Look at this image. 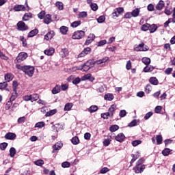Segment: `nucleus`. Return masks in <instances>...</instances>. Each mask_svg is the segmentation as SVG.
Listing matches in <instances>:
<instances>
[{
    "label": "nucleus",
    "mask_w": 175,
    "mask_h": 175,
    "mask_svg": "<svg viewBox=\"0 0 175 175\" xmlns=\"http://www.w3.org/2000/svg\"><path fill=\"white\" fill-rule=\"evenodd\" d=\"M63 146H64V144L61 142H57L55 144H54L53 150H52L53 154H54V152H57L58 150H61Z\"/></svg>",
    "instance_id": "nucleus-8"
},
{
    "label": "nucleus",
    "mask_w": 175,
    "mask_h": 175,
    "mask_svg": "<svg viewBox=\"0 0 175 175\" xmlns=\"http://www.w3.org/2000/svg\"><path fill=\"white\" fill-rule=\"evenodd\" d=\"M7 147H8V143L6 142H3L0 144V150H1V151H5Z\"/></svg>",
    "instance_id": "nucleus-53"
},
{
    "label": "nucleus",
    "mask_w": 175,
    "mask_h": 175,
    "mask_svg": "<svg viewBox=\"0 0 175 175\" xmlns=\"http://www.w3.org/2000/svg\"><path fill=\"white\" fill-rule=\"evenodd\" d=\"M170 152H172V150H170V148H165L161 152L162 154L164 157H169V155H170Z\"/></svg>",
    "instance_id": "nucleus-26"
},
{
    "label": "nucleus",
    "mask_w": 175,
    "mask_h": 175,
    "mask_svg": "<svg viewBox=\"0 0 175 175\" xmlns=\"http://www.w3.org/2000/svg\"><path fill=\"white\" fill-rule=\"evenodd\" d=\"M126 116V111L125 109L120 110V111L119 112V116L121 118H124V117H125Z\"/></svg>",
    "instance_id": "nucleus-56"
},
{
    "label": "nucleus",
    "mask_w": 175,
    "mask_h": 175,
    "mask_svg": "<svg viewBox=\"0 0 175 175\" xmlns=\"http://www.w3.org/2000/svg\"><path fill=\"white\" fill-rule=\"evenodd\" d=\"M73 107V104L72 103H68L64 106V111H69Z\"/></svg>",
    "instance_id": "nucleus-29"
},
{
    "label": "nucleus",
    "mask_w": 175,
    "mask_h": 175,
    "mask_svg": "<svg viewBox=\"0 0 175 175\" xmlns=\"http://www.w3.org/2000/svg\"><path fill=\"white\" fill-rule=\"evenodd\" d=\"M92 49L90 47L85 48L78 55L77 58H84L85 55H88V54H91Z\"/></svg>",
    "instance_id": "nucleus-6"
},
{
    "label": "nucleus",
    "mask_w": 175,
    "mask_h": 175,
    "mask_svg": "<svg viewBox=\"0 0 175 175\" xmlns=\"http://www.w3.org/2000/svg\"><path fill=\"white\" fill-rule=\"evenodd\" d=\"M131 157H132V159L130 162V164H131L130 166H132V164H133L135 163V161H136V159H137V155H136V154H132Z\"/></svg>",
    "instance_id": "nucleus-57"
},
{
    "label": "nucleus",
    "mask_w": 175,
    "mask_h": 175,
    "mask_svg": "<svg viewBox=\"0 0 175 175\" xmlns=\"http://www.w3.org/2000/svg\"><path fill=\"white\" fill-rule=\"evenodd\" d=\"M46 16V12L44 11H42L41 12H40L38 14V18H40V20H43V18H44Z\"/></svg>",
    "instance_id": "nucleus-55"
},
{
    "label": "nucleus",
    "mask_w": 175,
    "mask_h": 175,
    "mask_svg": "<svg viewBox=\"0 0 175 175\" xmlns=\"http://www.w3.org/2000/svg\"><path fill=\"white\" fill-rule=\"evenodd\" d=\"M60 88H62L63 91H66V90L69 88V85H68V83L62 84Z\"/></svg>",
    "instance_id": "nucleus-63"
},
{
    "label": "nucleus",
    "mask_w": 175,
    "mask_h": 175,
    "mask_svg": "<svg viewBox=\"0 0 175 175\" xmlns=\"http://www.w3.org/2000/svg\"><path fill=\"white\" fill-rule=\"evenodd\" d=\"M61 92V85H56L52 90V94L55 95L56 94H59Z\"/></svg>",
    "instance_id": "nucleus-19"
},
{
    "label": "nucleus",
    "mask_w": 175,
    "mask_h": 175,
    "mask_svg": "<svg viewBox=\"0 0 175 175\" xmlns=\"http://www.w3.org/2000/svg\"><path fill=\"white\" fill-rule=\"evenodd\" d=\"M104 98L105 100L111 101L114 99V95L111 93H108L104 96Z\"/></svg>",
    "instance_id": "nucleus-25"
},
{
    "label": "nucleus",
    "mask_w": 175,
    "mask_h": 175,
    "mask_svg": "<svg viewBox=\"0 0 175 175\" xmlns=\"http://www.w3.org/2000/svg\"><path fill=\"white\" fill-rule=\"evenodd\" d=\"M151 91H152V87L151 86V85L147 84L145 86V92L146 94H150V92H151Z\"/></svg>",
    "instance_id": "nucleus-43"
},
{
    "label": "nucleus",
    "mask_w": 175,
    "mask_h": 175,
    "mask_svg": "<svg viewBox=\"0 0 175 175\" xmlns=\"http://www.w3.org/2000/svg\"><path fill=\"white\" fill-rule=\"evenodd\" d=\"M4 79L5 81L8 82L12 81L13 80V74L12 73H7L4 76Z\"/></svg>",
    "instance_id": "nucleus-24"
},
{
    "label": "nucleus",
    "mask_w": 175,
    "mask_h": 175,
    "mask_svg": "<svg viewBox=\"0 0 175 175\" xmlns=\"http://www.w3.org/2000/svg\"><path fill=\"white\" fill-rule=\"evenodd\" d=\"M16 137H17V135L14 133L9 132L5 135V139H6L7 140H14Z\"/></svg>",
    "instance_id": "nucleus-9"
},
{
    "label": "nucleus",
    "mask_w": 175,
    "mask_h": 175,
    "mask_svg": "<svg viewBox=\"0 0 175 175\" xmlns=\"http://www.w3.org/2000/svg\"><path fill=\"white\" fill-rule=\"evenodd\" d=\"M80 81H81V79L77 77L72 81V84L77 85V84H80Z\"/></svg>",
    "instance_id": "nucleus-61"
},
{
    "label": "nucleus",
    "mask_w": 175,
    "mask_h": 175,
    "mask_svg": "<svg viewBox=\"0 0 175 175\" xmlns=\"http://www.w3.org/2000/svg\"><path fill=\"white\" fill-rule=\"evenodd\" d=\"M59 29L62 35H66L68 33V31L69 30L68 27H66V26H62Z\"/></svg>",
    "instance_id": "nucleus-32"
},
{
    "label": "nucleus",
    "mask_w": 175,
    "mask_h": 175,
    "mask_svg": "<svg viewBox=\"0 0 175 175\" xmlns=\"http://www.w3.org/2000/svg\"><path fill=\"white\" fill-rule=\"evenodd\" d=\"M81 21H74L70 24V27H72V28H77V27H79V25H81Z\"/></svg>",
    "instance_id": "nucleus-40"
},
{
    "label": "nucleus",
    "mask_w": 175,
    "mask_h": 175,
    "mask_svg": "<svg viewBox=\"0 0 175 175\" xmlns=\"http://www.w3.org/2000/svg\"><path fill=\"white\" fill-rule=\"evenodd\" d=\"M56 113H57V109H52L46 112L45 116L46 117H51V116H54V114H56Z\"/></svg>",
    "instance_id": "nucleus-38"
},
{
    "label": "nucleus",
    "mask_w": 175,
    "mask_h": 175,
    "mask_svg": "<svg viewBox=\"0 0 175 175\" xmlns=\"http://www.w3.org/2000/svg\"><path fill=\"white\" fill-rule=\"evenodd\" d=\"M52 21L53 20L51 19V15L49 14L45 15V16L44 17V24H50V23H51Z\"/></svg>",
    "instance_id": "nucleus-23"
},
{
    "label": "nucleus",
    "mask_w": 175,
    "mask_h": 175,
    "mask_svg": "<svg viewBox=\"0 0 175 175\" xmlns=\"http://www.w3.org/2000/svg\"><path fill=\"white\" fill-rule=\"evenodd\" d=\"M81 80L82 81H85V80H90V81H94V80H95V78L92 77V74H87L81 77Z\"/></svg>",
    "instance_id": "nucleus-14"
},
{
    "label": "nucleus",
    "mask_w": 175,
    "mask_h": 175,
    "mask_svg": "<svg viewBox=\"0 0 175 175\" xmlns=\"http://www.w3.org/2000/svg\"><path fill=\"white\" fill-rule=\"evenodd\" d=\"M34 164L36 165V166H43L44 161L42 159L37 160L34 162Z\"/></svg>",
    "instance_id": "nucleus-49"
},
{
    "label": "nucleus",
    "mask_w": 175,
    "mask_h": 175,
    "mask_svg": "<svg viewBox=\"0 0 175 175\" xmlns=\"http://www.w3.org/2000/svg\"><path fill=\"white\" fill-rule=\"evenodd\" d=\"M85 35V33L84 32V31L79 30L74 32L72 38V39H75V40L76 39L80 40V39H83Z\"/></svg>",
    "instance_id": "nucleus-5"
},
{
    "label": "nucleus",
    "mask_w": 175,
    "mask_h": 175,
    "mask_svg": "<svg viewBox=\"0 0 175 175\" xmlns=\"http://www.w3.org/2000/svg\"><path fill=\"white\" fill-rule=\"evenodd\" d=\"M94 40L95 34H90L85 42V46H88V44H91V43H92Z\"/></svg>",
    "instance_id": "nucleus-10"
},
{
    "label": "nucleus",
    "mask_w": 175,
    "mask_h": 175,
    "mask_svg": "<svg viewBox=\"0 0 175 175\" xmlns=\"http://www.w3.org/2000/svg\"><path fill=\"white\" fill-rule=\"evenodd\" d=\"M20 40L22 42L23 47H27V40L24 38V36H20Z\"/></svg>",
    "instance_id": "nucleus-54"
},
{
    "label": "nucleus",
    "mask_w": 175,
    "mask_h": 175,
    "mask_svg": "<svg viewBox=\"0 0 175 175\" xmlns=\"http://www.w3.org/2000/svg\"><path fill=\"white\" fill-rule=\"evenodd\" d=\"M88 16V13L85 11H83L79 13L78 18H85Z\"/></svg>",
    "instance_id": "nucleus-35"
},
{
    "label": "nucleus",
    "mask_w": 175,
    "mask_h": 175,
    "mask_svg": "<svg viewBox=\"0 0 175 175\" xmlns=\"http://www.w3.org/2000/svg\"><path fill=\"white\" fill-rule=\"evenodd\" d=\"M149 83L152 85H158L159 84V81L155 77H152L149 79Z\"/></svg>",
    "instance_id": "nucleus-18"
},
{
    "label": "nucleus",
    "mask_w": 175,
    "mask_h": 175,
    "mask_svg": "<svg viewBox=\"0 0 175 175\" xmlns=\"http://www.w3.org/2000/svg\"><path fill=\"white\" fill-rule=\"evenodd\" d=\"M109 59V57H105L99 60L96 61L94 62L92 60H88L87 61L81 68L82 72H88L90 68H94V66L96 65H102V64H105V62H107V60Z\"/></svg>",
    "instance_id": "nucleus-1"
},
{
    "label": "nucleus",
    "mask_w": 175,
    "mask_h": 175,
    "mask_svg": "<svg viewBox=\"0 0 175 175\" xmlns=\"http://www.w3.org/2000/svg\"><path fill=\"white\" fill-rule=\"evenodd\" d=\"M115 140H116V142H119V143H122V142L125 140V135L124 133H120L115 137Z\"/></svg>",
    "instance_id": "nucleus-12"
},
{
    "label": "nucleus",
    "mask_w": 175,
    "mask_h": 175,
    "mask_svg": "<svg viewBox=\"0 0 175 175\" xmlns=\"http://www.w3.org/2000/svg\"><path fill=\"white\" fill-rule=\"evenodd\" d=\"M54 53H55V49H54V48H49V49L44 51L45 55H53Z\"/></svg>",
    "instance_id": "nucleus-21"
},
{
    "label": "nucleus",
    "mask_w": 175,
    "mask_h": 175,
    "mask_svg": "<svg viewBox=\"0 0 175 175\" xmlns=\"http://www.w3.org/2000/svg\"><path fill=\"white\" fill-rule=\"evenodd\" d=\"M139 144H142V141L141 140H135L132 142V146L133 147H136L139 146Z\"/></svg>",
    "instance_id": "nucleus-59"
},
{
    "label": "nucleus",
    "mask_w": 175,
    "mask_h": 175,
    "mask_svg": "<svg viewBox=\"0 0 175 175\" xmlns=\"http://www.w3.org/2000/svg\"><path fill=\"white\" fill-rule=\"evenodd\" d=\"M156 140H157V144H162V142H163V138H162V135H159L156 136Z\"/></svg>",
    "instance_id": "nucleus-47"
},
{
    "label": "nucleus",
    "mask_w": 175,
    "mask_h": 175,
    "mask_svg": "<svg viewBox=\"0 0 175 175\" xmlns=\"http://www.w3.org/2000/svg\"><path fill=\"white\" fill-rule=\"evenodd\" d=\"M62 58H65V57H68L69 55V50L66 48H64L62 49Z\"/></svg>",
    "instance_id": "nucleus-30"
},
{
    "label": "nucleus",
    "mask_w": 175,
    "mask_h": 175,
    "mask_svg": "<svg viewBox=\"0 0 175 175\" xmlns=\"http://www.w3.org/2000/svg\"><path fill=\"white\" fill-rule=\"evenodd\" d=\"M109 117H110V115L108 113V112L101 113V118L104 120H109Z\"/></svg>",
    "instance_id": "nucleus-60"
},
{
    "label": "nucleus",
    "mask_w": 175,
    "mask_h": 175,
    "mask_svg": "<svg viewBox=\"0 0 175 175\" xmlns=\"http://www.w3.org/2000/svg\"><path fill=\"white\" fill-rule=\"evenodd\" d=\"M142 62L143 64H144V65H149L150 64H151V59L148 57H143Z\"/></svg>",
    "instance_id": "nucleus-44"
},
{
    "label": "nucleus",
    "mask_w": 175,
    "mask_h": 175,
    "mask_svg": "<svg viewBox=\"0 0 175 175\" xmlns=\"http://www.w3.org/2000/svg\"><path fill=\"white\" fill-rule=\"evenodd\" d=\"M150 29V24L145 23L141 27L142 31H148Z\"/></svg>",
    "instance_id": "nucleus-45"
},
{
    "label": "nucleus",
    "mask_w": 175,
    "mask_h": 175,
    "mask_svg": "<svg viewBox=\"0 0 175 175\" xmlns=\"http://www.w3.org/2000/svg\"><path fill=\"white\" fill-rule=\"evenodd\" d=\"M143 162H144V160H143L142 159H140L137 161L135 166L133 169L135 173L139 174L143 173V172H144V169H146V165L142 164Z\"/></svg>",
    "instance_id": "nucleus-3"
},
{
    "label": "nucleus",
    "mask_w": 175,
    "mask_h": 175,
    "mask_svg": "<svg viewBox=\"0 0 175 175\" xmlns=\"http://www.w3.org/2000/svg\"><path fill=\"white\" fill-rule=\"evenodd\" d=\"M31 102H36L38 99H39V94H30Z\"/></svg>",
    "instance_id": "nucleus-42"
},
{
    "label": "nucleus",
    "mask_w": 175,
    "mask_h": 175,
    "mask_svg": "<svg viewBox=\"0 0 175 175\" xmlns=\"http://www.w3.org/2000/svg\"><path fill=\"white\" fill-rule=\"evenodd\" d=\"M120 129V126L117 124H113L109 127L110 132H116Z\"/></svg>",
    "instance_id": "nucleus-34"
},
{
    "label": "nucleus",
    "mask_w": 175,
    "mask_h": 175,
    "mask_svg": "<svg viewBox=\"0 0 175 175\" xmlns=\"http://www.w3.org/2000/svg\"><path fill=\"white\" fill-rule=\"evenodd\" d=\"M55 6L59 10H64V3L61 1H57L55 3Z\"/></svg>",
    "instance_id": "nucleus-37"
},
{
    "label": "nucleus",
    "mask_w": 175,
    "mask_h": 175,
    "mask_svg": "<svg viewBox=\"0 0 175 175\" xmlns=\"http://www.w3.org/2000/svg\"><path fill=\"white\" fill-rule=\"evenodd\" d=\"M116 107H117V105L113 104V105H111V107L109 108L108 113L111 118L113 117Z\"/></svg>",
    "instance_id": "nucleus-11"
},
{
    "label": "nucleus",
    "mask_w": 175,
    "mask_h": 175,
    "mask_svg": "<svg viewBox=\"0 0 175 175\" xmlns=\"http://www.w3.org/2000/svg\"><path fill=\"white\" fill-rule=\"evenodd\" d=\"M54 38V31H50L45 36L44 39L45 40H50V39H53Z\"/></svg>",
    "instance_id": "nucleus-17"
},
{
    "label": "nucleus",
    "mask_w": 175,
    "mask_h": 175,
    "mask_svg": "<svg viewBox=\"0 0 175 175\" xmlns=\"http://www.w3.org/2000/svg\"><path fill=\"white\" fill-rule=\"evenodd\" d=\"M16 69L19 70H22L24 72L25 75L28 76L29 77H32L33 76V73L35 72V67L31 66H21V64L16 65Z\"/></svg>",
    "instance_id": "nucleus-2"
},
{
    "label": "nucleus",
    "mask_w": 175,
    "mask_h": 175,
    "mask_svg": "<svg viewBox=\"0 0 175 175\" xmlns=\"http://www.w3.org/2000/svg\"><path fill=\"white\" fill-rule=\"evenodd\" d=\"M31 18H32V13L27 12L23 15L22 20L23 21H28L29 20H31Z\"/></svg>",
    "instance_id": "nucleus-16"
},
{
    "label": "nucleus",
    "mask_w": 175,
    "mask_h": 175,
    "mask_svg": "<svg viewBox=\"0 0 175 175\" xmlns=\"http://www.w3.org/2000/svg\"><path fill=\"white\" fill-rule=\"evenodd\" d=\"M107 43L106 40H103L96 43L97 47H101V46H105Z\"/></svg>",
    "instance_id": "nucleus-46"
},
{
    "label": "nucleus",
    "mask_w": 175,
    "mask_h": 175,
    "mask_svg": "<svg viewBox=\"0 0 175 175\" xmlns=\"http://www.w3.org/2000/svg\"><path fill=\"white\" fill-rule=\"evenodd\" d=\"M62 167H70V163L68 161H64L62 163Z\"/></svg>",
    "instance_id": "nucleus-62"
},
{
    "label": "nucleus",
    "mask_w": 175,
    "mask_h": 175,
    "mask_svg": "<svg viewBox=\"0 0 175 175\" xmlns=\"http://www.w3.org/2000/svg\"><path fill=\"white\" fill-rule=\"evenodd\" d=\"M139 14H140V9L139 8H135L131 12V14L133 17H137Z\"/></svg>",
    "instance_id": "nucleus-33"
},
{
    "label": "nucleus",
    "mask_w": 175,
    "mask_h": 175,
    "mask_svg": "<svg viewBox=\"0 0 175 175\" xmlns=\"http://www.w3.org/2000/svg\"><path fill=\"white\" fill-rule=\"evenodd\" d=\"M105 20H106V17L105 16H100L98 18H97V22L98 24H102V23H105Z\"/></svg>",
    "instance_id": "nucleus-48"
},
{
    "label": "nucleus",
    "mask_w": 175,
    "mask_h": 175,
    "mask_svg": "<svg viewBox=\"0 0 175 175\" xmlns=\"http://www.w3.org/2000/svg\"><path fill=\"white\" fill-rule=\"evenodd\" d=\"M17 87H18V83L16 81H14L12 83V88L14 92H16L17 91Z\"/></svg>",
    "instance_id": "nucleus-52"
},
{
    "label": "nucleus",
    "mask_w": 175,
    "mask_h": 175,
    "mask_svg": "<svg viewBox=\"0 0 175 175\" xmlns=\"http://www.w3.org/2000/svg\"><path fill=\"white\" fill-rule=\"evenodd\" d=\"M44 126H46V123L44 122H38L35 124V128H44Z\"/></svg>",
    "instance_id": "nucleus-41"
},
{
    "label": "nucleus",
    "mask_w": 175,
    "mask_h": 175,
    "mask_svg": "<svg viewBox=\"0 0 175 175\" xmlns=\"http://www.w3.org/2000/svg\"><path fill=\"white\" fill-rule=\"evenodd\" d=\"M18 96V94H17V91L16 92H14L12 94V96L10 98V100H11V102H13L14 100H16V99H17V97Z\"/></svg>",
    "instance_id": "nucleus-39"
},
{
    "label": "nucleus",
    "mask_w": 175,
    "mask_h": 175,
    "mask_svg": "<svg viewBox=\"0 0 175 175\" xmlns=\"http://www.w3.org/2000/svg\"><path fill=\"white\" fill-rule=\"evenodd\" d=\"M28 58V53L25 52H21L18 54L15 62H17V64H20L23 62V61H25Z\"/></svg>",
    "instance_id": "nucleus-4"
},
{
    "label": "nucleus",
    "mask_w": 175,
    "mask_h": 175,
    "mask_svg": "<svg viewBox=\"0 0 175 175\" xmlns=\"http://www.w3.org/2000/svg\"><path fill=\"white\" fill-rule=\"evenodd\" d=\"M155 69V68L152 66H150L149 65H146V66L145 68H144L143 71L145 73H148V72H152V70H154Z\"/></svg>",
    "instance_id": "nucleus-22"
},
{
    "label": "nucleus",
    "mask_w": 175,
    "mask_h": 175,
    "mask_svg": "<svg viewBox=\"0 0 175 175\" xmlns=\"http://www.w3.org/2000/svg\"><path fill=\"white\" fill-rule=\"evenodd\" d=\"M163 8H165V2L162 0H160L156 5V9L157 10H162Z\"/></svg>",
    "instance_id": "nucleus-20"
},
{
    "label": "nucleus",
    "mask_w": 175,
    "mask_h": 175,
    "mask_svg": "<svg viewBox=\"0 0 175 175\" xmlns=\"http://www.w3.org/2000/svg\"><path fill=\"white\" fill-rule=\"evenodd\" d=\"M157 29H158V26H157V25L155 24H152V25H150V27H149L150 33H154V32H155V31H157Z\"/></svg>",
    "instance_id": "nucleus-27"
},
{
    "label": "nucleus",
    "mask_w": 175,
    "mask_h": 175,
    "mask_svg": "<svg viewBox=\"0 0 175 175\" xmlns=\"http://www.w3.org/2000/svg\"><path fill=\"white\" fill-rule=\"evenodd\" d=\"M14 12H25V5H15L14 6Z\"/></svg>",
    "instance_id": "nucleus-13"
},
{
    "label": "nucleus",
    "mask_w": 175,
    "mask_h": 175,
    "mask_svg": "<svg viewBox=\"0 0 175 175\" xmlns=\"http://www.w3.org/2000/svg\"><path fill=\"white\" fill-rule=\"evenodd\" d=\"M71 143L74 144V146H76L80 143V139H79V137L75 136L71 139Z\"/></svg>",
    "instance_id": "nucleus-36"
},
{
    "label": "nucleus",
    "mask_w": 175,
    "mask_h": 175,
    "mask_svg": "<svg viewBox=\"0 0 175 175\" xmlns=\"http://www.w3.org/2000/svg\"><path fill=\"white\" fill-rule=\"evenodd\" d=\"M90 8L92 10H93V12H96V10H98V4L95 3H92L90 4Z\"/></svg>",
    "instance_id": "nucleus-51"
},
{
    "label": "nucleus",
    "mask_w": 175,
    "mask_h": 175,
    "mask_svg": "<svg viewBox=\"0 0 175 175\" xmlns=\"http://www.w3.org/2000/svg\"><path fill=\"white\" fill-rule=\"evenodd\" d=\"M38 33H39V30L38 29H34L28 33L27 38H33V36H36Z\"/></svg>",
    "instance_id": "nucleus-15"
},
{
    "label": "nucleus",
    "mask_w": 175,
    "mask_h": 175,
    "mask_svg": "<svg viewBox=\"0 0 175 175\" xmlns=\"http://www.w3.org/2000/svg\"><path fill=\"white\" fill-rule=\"evenodd\" d=\"M136 125H137V120H133V121H131L129 124V126L130 128H132L133 126H136Z\"/></svg>",
    "instance_id": "nucleus-58"
},
{
    "label": "nucleus",
    "mask_w": 175,
    "mask_h": 175,
    "mask_svg": "<svg viewBox=\"0 0 175 175\" xmlns=\"http://www.w3.org/2000/svg\"><path fill=\"white\" fill-rule=\"evenodd\" d=\"M16 25H17L18 31H28V29H29L28 25H27L25 23H24V21L18 22Z\"/></svg>",
    "instance_id": "nucleus-7"
},
{
    "label": "nucleus",
    "mask_w": 175,
    "mask_h": 175,
    "mask_svg": "<svg viewBox=\"0 0 175 175\" xmlns=\"http://www.w3.org/2000/svg\"><path fill=\"white\" fill-rule=\"evenodd\" d=\"M107 172H110V169H109L107 167H103L100 170V174H106V173H107Z\"/></svg>",
    "instance_id": "nucleus-50"
},
{
    "label": "nucleus",
    "mask_w": 175,
    "mask_h": 175,
    "mask_svg": "<svg viewBox=\"0 0 175 175\" xmlns=\"http://www.w3.org/2000/svg\"><path fill=\"white\" fill-rule=\"evenodd\" d=\"M153 113L150 111V112H148L145 116H144V120H148L152 116Z\"/></svg>",
    "instance_id": "nucleus-64"
},
{
    "label": "nucleus",
    "mask_w": 175,
    "mask_h": 175,
    "mask_svg": "<svg viewBox=\"0 0 175 175\" xmlns=\"http://www.w3.org/2000/svg\"><path fill=\"white\" fill-rule=\"evenodd\" d=\"M98 106L96 105H92L88 108L89 113H95V111H98Z\"/></svg>",
    "instance_id": "nucleus-31"
},
{
    "label": "nucleus",
    "mask_w": 175,
    "mask_h": 175,
    "mask_svg": "<svg viewBox=\"0 0 175 175\" xmlns=\"http://www.w3.org/2000/svg\"><path fill=\"white\" fill-rule=\"evenodd\" d=\"M16 154H17V150L14 147H12L10 149V157L11 158H14Z\"/></svg>",
    "instance_id": "nucleus-28"
}]
</instances>
